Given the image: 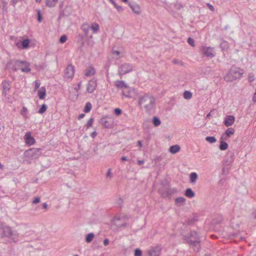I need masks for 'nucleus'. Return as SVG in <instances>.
Wrapping results in <instances>:
<instances>
[{"label":"nucleus","mask_w":256,"mask_h":256,"mask_svg":"<svg viewBox=\"0 0 256 256\" xmlns=\"http://www.w3.org/2000/svg\"><path fill=\"white\" fill-rule=\"evenodd\" d=\"M115 86L118 88H127V85L122 80H117L115 82Z\"/></svg>","instance_id":"obj_28"},{"label":"nucleus","mask_w":256,"mask_h":256,"mask_svg":"<svg viewBox=\"0 0 256 256\" xmlns=\"http://www.w3.org/2000/svg\"><path fill=\"white\" fill-rule=\"evenodd\" d=\"M208 8L210 10H212V12L214 11V6L210 4H208Z\"/></svg>","instance_id":"obj_63"},{"label":"nucleus","mask_w":256,"mask_h":256,"mask_svg":"<svg viewBox=\"0 0 256 256\" xmlns=\"http://www.w3.org/2000/svg\"><path fill=\"white\" fill-rule=\"evenodd\" d=\"M228 43L225 41L220 44V46L222 48H228Z\"/></svg>","instance_id":"obj_54"},{"label":"nucleus","mask_w":256,"mask_h":256,"mask_svg":"<svg viewBox=\"0 0 256 256\" xmlns=\"http://www.w3.org/2000/svg\"><path fill=\"white\" fill-rule=\"evenodd\" d=\"M185 240L190 246L193 248L194 252H198L200 248V237L198 232L195 231H192L185 236Z\"/></svg>","instance_id":"obj_2"},{"label":"nucleus","mask_w":256,"mask_h":256,"mask_svg":"<svg viewBox=\"0 0 256 256\" xmlns=\"http://www.w3.org/2000/svg\"><path fill=\"white\" fill-rule=\"evenodd\" d=\"M174 7L176 10H180L183 8L182 5L179 3H177V4H175Z\"/></svg>","instance_id":"obj_51"},{"label":"nucleus","mask_w":256,"mask_h":256,"mask_svg":"<svg viewBox=\"0 0 256 256\" xmlns=\"http://www.w3.org/2000/svg\"><path fill=\"white\" fill-rule=\"evenodd\" d=\"M128 219L129 218L126 215H116L114 217L112 222L117 228H125L128 226L127 221Z\"/></svg>","instance_id":"obj_6"},{"label":"nucleus","mask_w":256,"mask_h":256,"mask_svg":"<svg viewBox=\"0 0 256 256\" xmlns=\"http://www.w3.org/2000/svg\"><path fill=\"white\" fill-rule=\"evenodd\" d=\"M90 26L87 23L84 24L82 26L81 28L84 32L85 36H87L88 34L89 30H90Z\"/></svg>","instance_id":"obj_26"},{"label":"nucleus","mask_w":256,"mask_h":256,"mask_svg":"<svg viewBox=\"0 0 256 256\" xmlns=\"http://www.w3.org/2000/svg\"><path fill=\"white\" fill-rule=\"evenodd\" d=\"M1 85L2 88V94L4 96H6L9 94L11 88V82L4 80L2 82Z\"/></svg>","instance_id":"obj_11"},{"label":"nucleus","mask_w":256,"mask_h":256,"mask_svg":"<svg viewBox=\"0 0 256 256\" xmlns=\"http://www.w3.org/2000/svg\"><path fill=\"white\" fill-rule=\"evenodd\" d=\"M40 202V197H36L34 198V199L32 201V204H36Z\"/></svg>","instance_id":"obj_52"},{"label":"nucleus","mask_w":256,"mask_h":256,"mask_svg":"<svg viewBox=\"0 0 256 256\" xmlns=\"http://www.w3.org/2000/svg\"><path fill=\"white\" fill-rule=\"evenodd\" d=\"M184 194L188 198H192L194 196L195 193L190 188H188L185 190Z\"/></svg>","instance_id":"obj_23"},{"label":"nucleus","mask_w":256,"mask_h":256,"mask_svg":"<svg viewBox=\"0 0 256 256\" xmlns=\"http://www.w3.org/2000/svg\"><path fill=\"white\" fill-rule=\"evenodd\" d=\"M94 235L93 233H89L86 236L85 240L86 242L90 243L91 242H92V240L94 239Z\"/></svg>","instance_id":"obj_34"},{"label":"nucleus","mask_w":256,"mask_h":256,"mask_svg":"<svg viewBox=\"0 0 256 256\" xmlns=\"http://www.w3.org/2000/svg\"><path fill=\"white\" fill-rule=\"evenodd\" d=\"M228 148V144L223 141V140H222L220 142V146H219V148L220 150H226Z\"/></svg>","instance_id":"obj_33"},{"label":"nucleus","mask_w":256,"mask_h":256,"mask_svg":"<svg viewBox=\"0 0 256 256\" xmlns=\"http://www.w3.org/2000/svg\"><path fill=\"white\" fill-rule=\"evenodd\" d=\"M30 40L28 38L24 39L16 44V46L22 49H26L29 47Z\"/></svg>","instance_id":"obj_17"},{"label":"nucleus","mask_w":256,"mask_h":256,"mask_svg":"<svg viewBox=\"0 0 256 256\" xmlns=\"http://www.w3.org/2000/svg\"><path fill=\"white\" fill-rule=\"evenodd\" d=\"M37 20L38 22H40L42 19V15L40 13V10H38V13H37Z\"/></svg>","instance_id":"obj_46"},{"label":"nucleus","mask_w":256,"mask_h":256,"mask_svg":"<svg viewBox=\"0 0 256 256\" xmlns=\"http://www.w3.org/2000/svg\"><path fill=\"white\" fill-rule=\"evenodd\" d=\"M254 75L253 74L250 73L248 74V80L249 82H252L254 80Z\"/></svg>","instance_id":"obj_49"},{"label":"nucleus","mask_w":256,"mask_h":256,"mask_svg":"<svg viewBox=\"0 0 256 256\" xmlns=\"http://www.w3.org/2000/svg\"><path fill=\"white\" fill-rule=\"evenodd\" d=\"M138 103L140 106L143 105L147 112H150L156 106V98L150 94H145L139 97Z\"/></svg>","instance_id":"obj_1"},{"label":"nucleus","mask_w":256,"mask_h":256,"mask_svg":"<svg viewBox=\"0 0 256 256\" xmlns=\"http://www.w3.org/2000/svg\"><path fill=\"white\" fill-rule=\"evenodd\" d=\"M192 96V93L190 91L186 90L184 92V98L186 100H189L191 98Z\"/></svg>","instance_id":"obj_37"},{"label":"nucleus","mask_w":256,"mask_h":256,"mask_svg":"<svg viewBox=\"0 0 256 256\" xmlns=\"http://www.w3.org/2000/svg\"><path fill=\"white\" fill-rule=\"evenodd\" d=\"M180 148V146L178 145L175 144L170 146L169 148V151L170 153L174 154L179 152Z\"/></svg>","instance_id":"obj_22"},{"label":"nucleus","mask_w":256,"mask_h":256,"mask_svg":"<svg viewBox=\"0 0 256 256\" xmlns=\"http://www.w3.org/2000/svg\"><path fill=\"white\" fill-rule=\"evenodd\" d=\"M67 39H68L67 36L65 34H64L60 36V38L59 40V42L61 44H64L66 42Z\"/></svg>","instance_id":"obj_40"},{"label":"nucleus","mask_w":256,"mask_h":256,"mask_svg":"<svg viewBox=\"0 0 256 256\" xmlns=\"http://www.w3.org/2000/svg\"><path fill=\"white\" fill-rule=\"evenodd\" d=\"M34 84H35V88H34V90H36L38 88H39L40 82V80H36L34 81Z\"/></svg>","instance_id":"obj_50"},{"label":"nucleus","mask_w":256,"mask_h":256,"mask_svg":"<svg viewBox=\"0 0 256 256\" xmlns=\"http://www.w3.org/2000/svg\"><path fill=\"white\" fill-rule=\"evenodd\" d=\"M77 36H78V38L80 40H81V41L82 40L83 38H84L82 34H78Z\"/></svg>","instance_id":"obj_61"},{"label":"nucleus","mask_w":256,"mask_h":256,"mask_svg":"<svg viewBox=\"0 0 256 256\" xmlns=\"http://www.w3.org/2000/svg\"><path fill=\"white\" fill-rule=\"evenodd\" d=\"M58 2V0H46V5L50 8L54 7L56 2Z\"/></svg>","instance_id":"obj_29"},{"label":"nucleus","mask_w":256,"mask_h":256,"mask_svg":"<svg viewBox=\"0 0 256 256\" xmlns=\"http://www.w3.org/2000/svg\"><path fill=\"white\" fill-rule=\"evenodd\" d=\"M2 236L10 238V242H16L18 240L17 233L13 232L11 228L8 226L3 228Z\"/></svg>","instance_id":"obj_7"},{"label":"nucleus","mask_w":256,"mask_h":256,"mask_svg":"<svg viewBox=\"0 0 256 256\" xmlns=\"http://www.w3.org/2000/svg\"><path fill=\"white\" fill-rule=\"evenodd\" d=\"M118 12H122L123 11V8L122 6H118V8H116Z\"/></svg>","instance_id":"obj_62"},{"label":"nucleus","mask_w":256,"mask_h":256,"mask_svg":"<svg viewBox=\"0 0 256 256\" xmlns=\"http://www.w3.org/2000/svg\"><path fill=\"white\" fill-rule=\"evenodd\" d=\"M2 8L4 10H6V5H7V2L4 0H2Z\"/></svg>","instance_id":"obj_57"},{"label":"nucleus","mask_w":256,"mask_h":256,"mask_svg":"<svg viewBox=\"0 0 256 256\" xmlns=\"http://www.w3.org/2000/svg\"><path fill=\"white\" fill-rule=\"evenodd\" d=\"M202 53L210 58H212L215 56V52L214 48L210 46H202L201 48Z\"/></svg>","instance_id":"obj_10"},{"label":"nucleus","mask_w":256,"mask_h":256,"mask_svg":"<svg viewBox=\"0 0 256 256\" xmlns=\"http://www.w3.org/2000/svg\"><path fill=\"white\" fill-rule=\"evenodd\" d=\"M134 256H142V251L140 248H136L134 250Z\"/></svg>","instance_id":"obj_41"},{"label":"nucleus","mask_w":256,"mask_h":256,"mask_svg":"<svg viewBox=\"0 0 256 256\" xmlns=\"http://www.w3.org/2000/svg\"><path fill=\"white\" fill-rule=\"evenodd\" d=\"M234 130L232 128H228L225 132V134L228 138H230L232 135L234 134Z\"/></svg>","instance_id":"obj_35"},{"label":"nucleus","mask_w":256,"mask_h":256,"mask_svg":"<svg viewBox=\"0 0 256 256\" xmlns=\"http://www.w3.org/2000/svg\"><path fill=\"white\" fill-rule=\"evenodd\" d=\"M100 124L106 128H110L111 126V123L104 118L100 120Z\"/></svg>","instance_id":"obj_25"},{"label":"nucleus","mask_w":256,"mask_h":256,"mask_svg":"<svg viewBox=\"0 0 256 256\" xmlns=\"http://www.w3.org/2000/svg\"><path fill=\"white\" fill-rule=\"evenodd\" d=\"M152 122L154 126H158L160 124L161 121L158 117L154 116L152 119Z\"/></svg>","instance_id":"obj_30"},{"label":"nucleus","mask_w":256,"mask_h":256,"mask_svg":"<svg viewBox=\"0 0 256 256\" xmlns=\"http://www.w3.org/2000/svg\"><path fill=\"white\" fill-rule=\"evenodd\" d=\"M90 28L93 30L94 33L97 32L100 30L99 24L97 23L94 22L92 24Z\"/></svg>","instance_id":"obj_31"},{"label":"nucleus","mask_w":256,"mask_h":256,"mask_svg":"<svg viewBox=\"0 0 256 256\" xmlns=\"http://www.w3.org/2000/svg\"><path fill=\"white\" fill-rule=\"evenodd\" d=\"M196 221V219L194 218H188L186 220V224H194Z\"/></svg>","instance_id":"obj_42"},{"label":"nucleus","mask_w":256,"mask_h":256,"mask_svg":"<svg viewBox=\"0 0 256 256\" xmlns=\"http://www.w3.org/2000/svg\"><path fill=\"white\" fill-rule=\"evenodd\" d=\"M198 178V174L196 172H192L190 175V182L192 183H194L196 182Z\"/></svg>","instance_id":"obj_32"},{"label":"nucleus","mask_w":256,"mask_h":256,"mask_svg":"<svg viewBox=\"0 0 256 256\" xmlns=\"http://www.w3.org/2000/svg\"><path fill=\"white\" fill-rule=\"evenodd\" d=\"M24 139L26 144L28 146H32L36 142L35 139L32 136L31 133L30 132H26L25 134Z\"/></svg>","instance_id":"obj_15"},{"label":"nucleus","mask_w":256,"mask_h":256,"mask_svg":"<svg viewBox=\"0 0 256 256\" xmlns=\"http://www.w3.org/2000/svg\"><path fill=\"white\" fill-rule=\"evenodd\" d=\"M94 120V119L92 118H91L90 119H89V120H88V122L86 124V126L88 128H90V127H91L92 126Z\"/></svg>","instance_id":"obj_43"},{"label":"nucleus","mask_w":256,"mask_h":256,"mask_svg":"<svg viewBox=\"0 0 256 256\" xmlns=\"http://www.w3.org/2000/svg\"><path fill=\"white\" fill-rule=\"evenodd\" d=\"M172 62L174 64H182V62L181 60H179L177 59H174L172 60Z\"/></svg>","instance_id":"obj_55"},{"label":"nucleus","mask_w":256,"mask_h":256,"mask_svg":"<svg viewBox=\"0 0 256 256\" xmlns=\"http://www.w3.org/2000/svg\"><path fill=\"white\" fill-rule=\"evenodd\" d=\"M42 154V150L38 148H32L24 152V155L26 157L36 159L38 158Z\"/></svg>","instance_id":"obj_8"},{"label":"nucleus","mask_w":256,"mask_h":256,"mask_svg":"<svg viewBox=\"0 0 256 256\" xmlns=\"http://www.w3.org/2000/svg\"><path fill=\"white\" fill-rule=\"evenodd\" d=\"M27 112H28L27 108L25 106H24V107H22V108L21 110L20 114L23 116H26Z\"/></svg>","instance_id":"obj_48"},{"label":"nucleus","mask_w":256,"mask_h":256,"mask_svg":"<svg viewBox=\"0 0 256 256\" xmlns=\"http://www.w3.org/2000/svg\"><path fill=\"white\" fill-rule=\"evenodd\" d=\"M95 72L94 68L92 67H90L89 69L86 70L85 75L86 76H94Z\"/></svg>","instance_id":"obj_27"},{"label":"nucleus","mask_w":256,"mask_h":256,"mask_svg":"<svg viewBox=\"0 0 256 256\" xmlns=\"http://www.w3.org/2000/svg\"><path fill=\"white\" fill-rule=\"evenodd\" d=\"M235 120L234 116H227L224 122V124L226 126H230L232 125Z\"/></svg>","instance_id":"obj_18"},{"label":"nucleus","mask_w":256,"mask_h":256,"mask_svg":"<svg viewBox=\"0 0 256 256\" xmlns=\"http://www.w3.org/2000/svg\"><path fill=\"white\" fill-rule=\"evenodd\" d=\"M243 74L242 70L238 68H232L228 73L224 76V80L226 82H232L238 78H240Z\"/></svg>","instance_id":"obj_4"},{"label":"nucleus","mask_w":256,"mask_h":256,"mask_svg":"<svg viewBox=\"0 0 256 256\" xmlns=\"http://www.w3.org/2000/svg\"><path fill=\"white\" fill-rule=\"evenodd\" d=\"M206 140L210 144L214 143L216 141V138L214 136H206Z\"/></svg>","instance_id":"obj_39"},{"label":"nucleus","mask_w":256,"mask_h":256,"mask_svg":"<svg viewBox=\"0 0 256 256\" xmlns=\"http://www.w3.org/2000/svg\"><path fill=\"white\" fill-rule=\"evenodd\" d=\"M10 65L12 66V69L14 71L20 70L22 72H28L31 70L29 63L26 61L14 60L10 63Z\"/></svg>","instance_id":"obj_3"},{"label":"nucleus","mask_w":256,"mask_h":256,"mask_svg":"<svg viewBox=\"0 0 256 256\" xmlns=\"http://www.w3.org/2000/svg\"><path fill=\"white\" fill-rule=\"evenodd\" d=\"M85 116V114H80L78 118V120H81L82 118H84Z\"/></svg>","instance_id":"obj_60"},{"label":"nucleus","mask_w":256,"mask_h":256,"mask_svg":"<svg viewBox=\"0 0 256 256\" xmlns=\"http://www.w3.org/2000/svg\"><path fill=\"white\" fill-rule=\"evenodd\" d=\"M135 94V90L132 88L127 86V88H125L124 90H122V94L127 98H132Z\"/></svg>","instance_id":"obj_16"},{"label":"nucleus","mask_w":256,"mask_h":256,"mask_svg":"<svg viewBox=\"0 0 256 256\" xmlns=\"http://www.w3.org/2000/svg\"><path fill=\"white\" fill-rule=\"evenodd\" d=\"M97 87V80L95 78H93L90 80L87 84L86 90L88 93H92L96 89Z\"/></svg>","instance_id":"obj_12"},{"label":"nucleus","mask_w":256,"mask_h":256,"mask_svg":"<svg viewBox=\"0 0 256 256\" xmlns=\"http://www.w3.org/2000/svg\"><path fill=\"white\" fill-rule=\"evenodd\" d=\"M92 104L90 102H86L84 108V112L86 113L90 112L92 109Z\"/></svg>","instance_id":"obj_36"},{"label":"nucleus","mask_w":256,"mask_h":256,"mask_svg":"<svg viewBox=\"0 0 256 256\" xmlns=\"http://www.w3.org/2000/svg\"><path fill=\"white\" fill-rule=\"evenodd\" d=\"M162 186L159 188L158 192L163 198H170V196L178 192L176 188H171L168 184H162Z\"/></svg>","instance_id":"obj_5"},{"label":"nucleus","mask_w":256,"mask_h":256,"mask_svg":"<svg viewBox=\"0 0 256 256\" xmlns=\"http://www.w3.org/2000/svg\"><path fill=\"white\" fill-rule=\"evenodd\" d=\"M234 154L232 152L228 151L226 156V162L228 164H230L234 160Z\"/></svg>","instance_id":"obj_20"},{"label":"nucleus","mask_w":256,"mask_h":256,"mask_svg":"<svg viewBox=\"0 0 256 256\" xmlns=\"http://www.w3.org/2000/svg\"><path fill=\"white\" fill-rule=\"evenodd\" d=\"M186 200L184 197L180 196L175 199V203L176 204L184 205Z\"/></svg>","instance_id":"obj_24"},{"label":"nucleus","mask_w":256,"mask_h":256,"mask_svg":"<svg viewBox=\"0 0 256 256\" xmlns=\"http://www.w3.org/2000/svg\"><path fill=\"white\" fill-rule=\"evenodd\" d=\"M162 248L160 246L152 247L147 250L146 253L148 256H160Z\"/></svg>","instance_id":"obj_14"},{"label":"nucleus","mask_w":256,"mask_h":256,"mask_svg":"<svg viewBox=\"0 0 256 256\" xmlns=\"http://www.w3.org/2000/svg\"><path fill=\"white\" fill-rule=\"evenodd\" d=\"M252 101L254 102H256V94H255V93L254 94L253 98H252Z\"/></svg>","instance_id":"obj_64"},{"label":"nucleus","mask_w":256,"mask_h":256,"mask_svg":"<svg viewBox=\"0 0 256 256\" xmlns=\"http://www.w3.org/2000/svg\"><path fill=\"white\" fill-rule=\"evenodd\" d=\"M109 240L108 238H106L104 240V244L106 246H108L109 244Z\"/></svg>","instance_id":"obj_58"},{"label":"nucleus","mask_w":256,"mask_h":256,"mask_svg":"<svg viewBox=\"0 0 256 256\" xmlns=\"http://www.w3.org/2000/svg\"><path fill=\"white\" fill-rule=\"evenodd\" d=\"M132 66L128 63H124L120 65L118 70V74L122 76L124 74L128 73L132 70Z\"/></svg>","instance_id":"obj_9"},{"label":"nucleus","mask_w":256,"mask_h":256,"mask_svg":"<svg viewBox=\"0 0 256 256\" xmlns=\"http://www.w3.org/2000/svg\"><path fill=\"white\" fill-rule=\"evenodd\" d=\"M74 68L72 64H68L64 70V78L71 79L74 75Z\"/></svg>","instance_id":"obj_13"},{"label":"nucleus","mask_w":256,"mask_h":256,"mask_svg":"<svg viewBox=\"0 0 256 256\" xmlns=\"http://www.w3.org/2000/svg\"><path fill=\"white\" fill-rule=\"evenodd\" d=\"M123 204V200L121 198H119L116 202V204L119 207L121 208Z\"/></svg>","instance_id":"obj_47"},{"label":"nucleus","mask_w":256,"mask_h":256,"mask_svg":"<svg viewBox=\"0 0 256 256\" xmlns=\"http://www.w3.org/2000/svg\"><path fill=\"white\" fill-rule=\"evenodd\" d=\"M114 113L116 116H118L122 114V110L119 108H116L114 110Z\"/></svg>","instance_id":"obj_45"},{"label":"nucleus","mask_w":256,"mask_h":256,"mask_svg":"<svg viewBox=\"0 0 256 256\" xmlns=\"http://www.w3.org/2000/svg\"><path fill=\"white\" fill-rule=\"evenodd\" d=\"M128 6L136 14H140V6L135 2H129Z\"/></svg>","instance_id":"obj_19"},{"label":"nucleus","mask_w":256,"mask_h":256,"mask_svg":"<svg viewBox=\"0 0 256 256\" xmlns=\"http://www.w3.org/2000/svg\"><path fill=\"white\" fill-rule=\"evenodd\" d=\"M48 106L46 104H42L39 109L38 112L40 114H44Z\"/></svg>","instance_id":"obj_38"},{"label":"nucleus","mask_w":256,"mask_h":256,"mask_svg":"<svg viewBox=\"0 0 256 256\" xmlns=\"http://www.w3.org/2000/svg\"><path fill=\"white\" fill-rule=\"evenodd\" d=\"M97 135V133L96 131L94 132H93L92 133H91L90 134V136L92 138H94Z\"/></svg>","instance_id":"obj_59"},{"label":"nucleus","mask_w":256,"mask_h":256,"mask_svg":"<svg viewBox=\"0 0 256 256\" xmlns=\"http://www.w3.org/2000/svg\"><path fill=\"white\" fill-rule=\"evenodd\" d=\"M38 95L40 100H43L46 96V90L44 86H42L38 91Z\"/></svg>","instance_id":"obj_21"},{"label":"nucleus","mask_w":256,"mask_h":256,"mask_svg":"<svg viewBox=\"0 0 256 256\" xmlns=\"http://www.w3.org/2000/svg\"><path fill=\"white\" fill-rule=\"evenodd\" d=\"M188 42V44L192 46V47H194L195 46V44H194V40L192 38H188V40H187Z\"/></svg>","instance_id":"obj_44"},{"label":"nucleus","mask_w":256,"mask_h":256,"mask_svg":"<svg viewBox=\"0 0 256 256\" xmlns=\"http://www.w3.org/2000/svg\"><path fill=\"white\" fill-rule=\"evenodd\" d=\"M112 54H116L117 56H118L120 54V52L117 50H112Z\"/></svg>","instance_id":"obj_56"},{"label":"nucleus","mask_w":256,"mask_h":256,"mask_svg":"<svg viewBox=\"0 0 256 256\" xmlns=\"http://www.w3.org/2000/svg\"><path fill=\"white\" fill-rule=\"evenodd\" d=\"M106 178H111L112 177V174L111 172V169L109 168L106 174Z\"/></svg>","instance_id":"obj_53"}]
</instances>
